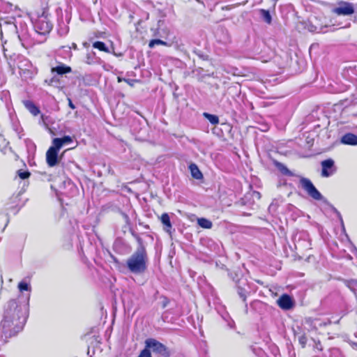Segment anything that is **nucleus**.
<instances>
[{"instance_id":"nucleus-1","label":"nucleus","mask_w":357,"mask_h":357,"mask_svg":"<svg viewBox=\"0 0 357 357\" xmlns=\"http://www.w3.org/2000/svg\"><path fill=\"white\" fill-rule=\"evenodd\" d=\"M26 319V307H22L16 301L8 302L3 319L0 326V336L5 339L17 333L24 326Z\"/></svg>"},{"instance_id":"nucleus-2","label":"nucleus","mask_w":357,"mask_h":357,"mask_svg":"<svg viewBox=\"0 0 357 357\" xmlns=\"http://www.w3.org/2000/svg\"><path fill=\"white\" fill-rule=\"evenodd\" d=\"M148 256L144 246H139L126 261L129 271L135 274H141L147 268Z\"/></svg>"},{"instance_id":"nucleus-3","label":"nucleus","mask_w":357,"mask_h":357,"mask_svg":"<svg viewBox=\"0 0 357 357\" xmlns=\"http://www.w3.org/2000/svg\"><path fill=\"white\" fill-rule=\"evenodd\" d=\"M300 183L301 187L312 199L315 200H321L323 199V196L321 195V194L314 187V185L310 179L302 177L300 179Z\"/></svg>"},{"instance_id":"nucleus-4","label":"nucleus","mask_w":357,"mask_h":357,"mask_svg":"<svg viewBox=\"0 0 357 357\" xmlns=\"http://www.w3.org/2000/svg\"><path fill=\"white\" fill-rule=\"evenodd\" d=\"M146 347L151 349L155 353L161 355L163 357H169V351L167 348L160 342L155 339L149 338L145 341Z\"/></svg>"},{"instance_id":"nucleus-5","label":"nucleus","mask_w":357,"mask_h":357,"mask_svg":"<svg viewBox=\"0 0 357 357\" xmlns=\"http://www.w3.org/2000/svg\"><path fill=\"white\" fill-rule=\"evenodd\" d=\"M333 13L337 15H351L354 13V6L351 3L342 1L333 9Z\"/></svg>"},{"instance_id":"nucleus-6","label":"nucleus","mask_w":357,"mask_h":357,"mask_svg":"<svg viewBox=\"0 0 357 357\" xmlns=\"http://www.w3.org/2000/svg\"><path fill=\"white\" fill-rule=\"evenodd\" d=\"M59 150L54 145L49 148L46 153V161L48 166L52 167L57 165L59 162L58 152Z\"/></svg>"},{"instance_id":"nucleus-7","label":"nucleus","mask_w":357,"mask_h":357,"mask_svg":"<svg viewBox=\"0 0 357 357\" xmlns=\"http://www.w3.org/2000/svg\"><path fill=\"white\" fill-rule=\"evenodd\" d=\"M334 161L331 159L326 160L321 162V176L323 177H329L332 176L335 170L333 169Z\"/></svg>"},{"instance_id":"nucleus-8","label":"nucleus","mask_w":357,"mask_h":357,"mask_svg":"<svg viewBox=\"0 0 357 357\" xmlns=\"http://www.w3.org/2000/svg\"><path fill=\"white\" fill-rule=\"evenodd\" d=\"M36 31L40 34H45L50 32L52 24L45 19H40L36 24Z\"/></svg>"},{"instance_id":"nucleus-9","label":"nucleus","mask_w":357,"mask_h":357,"mask_svg":"<svg viewBox=\"0 0 357 357\" xmlns=\"http://www.w3.org/2000/svg\"><path fill=\"white\" fill-rule=\"evenodd\" d=\"M278 305L283 310H289L294 305V302L291 296L287 294H283L277 301Z\"/></svg>"},{"instance_id":"nucleus-10","label":"nucleus","mask_w":357,"mask_h":357,"mask_svg":"<svg viewBox=\"0 0 357 357\" xmlns=\"http://www.w3.org/2000/svg\"><path fill=\"white\" fill-rule=\"evenodd\" d=\"M340 142L344 144L356 146L357 145V135L353 133H347L342 137Z\"/></svg>"},{"instance_id":"nucleus-11","label":"nucleus","mask_w":357,"mask_h":357,"mask_svg":"<svg viewBox=\"0 0 357 357\" xmlns=\"http://www.w3.org/2000/svg\"><path fill=\"white\" fill-rule=\"evenodd\" d=\"M73 142L71 137L65 136L63 138H54L53 139V145L60 149L64 144H68Z\"/></svg>"},{"instance_id":"nucleus-12","label":"nucleus","mask_w":357,"mask_h":357,"mask_svg":"<svg viewBox=\"0 0 357 357\" xmlns=\"http://www.w3.org/2000/svg\"><path fill=\"white\" fill-rule=\"evenodd\" d=\"M72 71L71 68L63 64L54 67L51 69L52 73H56L58 75L69 73Z\"/></svg>"},{"instance_id":"nucleus-13","label":"nucleus","mask_w":357,"mask_h":357,"mask_svg":"<svg viewBox=\"0 0 357 357\" xmlns=\"http://www.w3.org/2000/svg\"><path fill=\"white\" fill-rule=\"evenodd\" d=\"M25 107L33 115L37 116L40 113L39 109L35 104L30 100H25L23 102Z\"/></svg>"},{"instance_id":"nucleus-14","label":"nucleus","mask_w":357,"mask_h":357,"mask_svg":"<svg viewBox=\"0 0 357 357\" xmlns=\"http://www.w3.org/2000/svg\"><path fill=\"white\" fill-rule=\"evenodd\" d=\"M189 169L190 170L191 175L193 178L196 179H201L203 177V175L198 167L195 164H191L189 166Z\"/></svg>"},{"instance_id":"nucleus-15","label":"nucleus","mask_w":357,"mask_h":357,"mask_svg":"<svg viewBox=\"0 0 357 357\" xmlns=\"http://www.w3.org/2000/svg\"><path fill=\"white\" fill-rule=\"evenodd\" d=\"M160 220L162 223L166 227L165 230L167 231H169V229L172 228V224L170 222L169 216L167 213H163L161 215Z\"/></svg>"},{"instance_id":"nucleus-16","label":"nucleus","mask_w":357,"mask_h":357,"mask_svg":"<svg viewBox=\"0 0 357 357\" xmlns=\"http://www.w3.org/2000/svg\"><path fill=\"white\" fill-rule=\"evenodd\" d=\"M198 225L204 229H211L213 226L211 221L206 218H199L197 220Z\"/></svg>"},{"instance_id":"nucleus-17","label":"nucleus","mask_w":357,"mask_h":357,"mask_svg":"<svg viewBox=\"0 0 357 357\" xmlns=\"http://www.w3.org/2000/svg\"><path fill=\"white\" fill-rule=\"evenodd\" d=\"M203 115L213 125H217L219 123V118L216 115L211 114L206 112H204Z\"/></svg>"},{"instance_id":"nucleus-18","label":"nucleus","mask_w":357,"mask_h":357,"mask_svg":"<svg viewBox=\"0 0 357 357\" xmlns=\"http://www.w3.org/2000/svg\"><path fill=\"white\" fill-rule=\"evenodd\" d=\"M162 45L168 46V47L170 46V44H169L167 42L163 41L160 39H153V40H151L149 41V47L150 48H153L155 45Z\"/></svg>"},{"instance_id":"nucleus-19","label":"nucleus","mask_w":357,"mask_h":357,"mask_svg":"<svg viewBox=\"0 0 357 357\" xmlns=\"http://www.w3.org/2000/svg\"><path fill=\"white\" fill-rule=\"evenodd\" d=\"M93 47L96 49H98L100 51L109 53V49L105 46V44L101 41H96L93 43Z\"/></svg>"},{"instance_id":"nucleus-20","label":"nucleus","mask_w":357,"mask_h":357,"mask_svg":"<svg viewBox=\"0 0 357 357\" xmlns=\"http://www.w3.org/2000/svg\"><path fill=\"white\" fill-rule=\"evenodd\" d=\"M259 12H260V14H261V17H263L264 20L266 23L271 24L272 22V17H271V15L269 11H268L265 9H261L259 10Z\"/></svg>"},{"instance_id":"nucleus-21","label":"nucleus","mask_w":357,"mask_h":357,"mask_svg":"<svg viewBox=\"0 0 357 357\" xmlns=\"http://www.w3.org/2000/svg\"><path fill=\"white\" fill-rule=\"evenodd\" d=\"M275 165L283 174L292 176V173L288 169V168L284 165L277 162L275 163Z\"/></svg>"},{"instance_id":"nucleus-22","label":"nucleus","mask_w":357,"mask_h":357,"mask_svg":"<svg viewBox=\"0 0 357 357\" xmlns=\"http://www.w3.org/2000/svg\"><path fill=\"white\" fill-rule=\"evenodd\" d=\"M18 289L21 292L23 291H30L31 289V285L29 283L24 281H22L18 284Z\"/></svg>"},{"instance_id":"nucleus-23","label":"nucleus","mask_w":357,"mask_h":357,"mask_svg":"<svg viewBox=\"0 0 357 357\" xmlns=\"http://www.w3.org/2000/svg\"><path fill=\"white\" fill-rule=\"evenodd\" d=\"M349 288L353 291H357V280H351L349 282Z\"/></svg>"},{"instance_id":"nucleus-24","label":"nucleus","mask_w":357,"mask_h":357,"mask_svg":"<svg viewBox=\"0 0 357 357\" xmlns=\"http://www.w3.org/2000/svg\"><path fill=\"white\" fill-rule=\"evenodd\" d=\"M17 174L22 179H26L30 176V172H23L22 170H19Z\"/></svg>"},{"instance_id":"nucleus-25","label":"nucleus","mask_w":357,"mask_h":357,"mask_svg":"<svg viewBox=\"0 0 357 357\" xmlns=\"http://www.w3.org/2000/svg\"><path fill=\"white\" fill-rule=\"evenodd\" d=\"M138 357H151V352L148 348H145L142 350Z\"/></svg>"},{"instance_id":"nucleus-26","label":"nucleus","mask_w":357,"mask_h":357,"mask_svg":"<svg viewBox=\"0 0 357 357\" xmlns=\"http://www.w3.org/2000/svg\"><path fill=\"white\" fill-rule=\"evenodd\" d=\"M298 340H299V343L302 345L303 347H304L307 342V337H305V335H303L300 336L298 338Z\"/></svg>"},{"instance_id":"nucleus-27","label":"nucleus","mask_w":357,"mask_h":357,"mask_svg":"<svg viewBox=\"0 0 357 357\" xmlns=\"http://www.w3.org/2000/svg\"><path fill=\"white\" fill-rule=\"evenodd\" d=\"M86 62L88 63V64H92L94 63L93 61V56L90 55V54H88L87 56H86Z\"/></svg>"},{"instance_id":"nucleus-28","label":"nucleus","mask_w":357,"mask_h":357,"mask_svg":"<svg viewBox=\"0 0 357 357\" xmlns=\"http://www.w3.org/2000/svg\"><path fill=\"white\" fill-rule=\"evenodd\" d=\"M68 106H69L71 109H74L75 108V105L73 103L72 100H71L70 98H68Z\"/></svg>"},{"instance_id":"nucleus-29","label":"nucleus","mask_w":357,"mask_h":357,"mask_svg":"<svg viewBox=\"0 0 357 357\" xmlns=\"http://www.w3.org/2000/svg\"><path fill=\"white\" fill-rule=\"evenodd\" d=\"M55 82V78L53 77L50 80H45V82H47L49 85H53L54 82Z\"/></svg>"},{"instance_id":"nucleus-30","label":"nucleus","mask_w":357,"mask_h":357,"mask_svg":"<svg viewBox=\"0 0 357 357\" xmlns=\"http://www.w3.org/2000/svg\"><path fill=\"white\" fill-rule=\"evenodd\" d=\"M123 81L126 82L127 84H128L130 86H132V82H134L133 80H130V79H123Z\"/></svg>"},{"instance_id":"nucleus-31","label":"nucleus","mask_w":357,"mask_h":357,"mask_svg":"<svg viewBox=\"0 0 357 357\" xmlns=\"http://www.w3.org/2000/svg\"><path fill=\"white\" fill-rule=\"evenodd\" d=\"M239 295L241 298L243 299V301H245L246 299V296L242 292H239Z\"/></svg>"},{"instance_id":"nucleus-32","label":"nucleus","mask_w":357,"mask_h":357,"mask_svg":"<svg viewBox=\"0 0 357 357\" xmlns=\"http://www.w3.org/2000/svg\"><path fill=\"white\" fill-rule=\"evenodd\" d=\"M72 47L74 49H77V45L75 43H73Z\"/></svg>"},{"instance_id":"nucleus-33","label":"nucleus","mask_w":357,"mask_h":357,"mask_svg":"<svg viewBox=\"0 0 357 357\" xmlns=\"http://www.w3.org/2000/svg\"><path fill=\"white\" fill-rule=\"evenodd\" d=\"M122 80L123 81V79H121V78H120V77H118V81H119V82H121Z\"/></svg>"},{"instance_id":"nucleus-34","label":"nucleus","mask_w":357,"mask_h":357,"mask_svg":"<svg viewBox=\"0 0 357 357\" xmlns=\"http://www.w3.org/2000/svg\"><path fill=\"white\" fill-rule=\"evenodd\" d=\"M310 30L311 31H316V29H310Z\"/></svg>"},{"instance_id":"nucleus-35","label":"nucleus","mask_w":357,"mask_h":357,"mask_svg":"<svg viewBox=\"0 0 357 357\" xmlns=\"http://www.w3.org/2000/svg\"><path fill=\"white\" fill-rule=\"evenodd\" d=\"M0 357H4V356H0Z\"/></svg>"}]
</instances>
